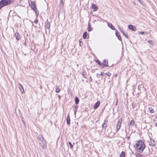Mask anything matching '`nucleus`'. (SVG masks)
<instances>
[{"mask_svg": "<svg viewBox=\"0 0 157 157\" xmlns=\"http://www.w3.org/2000/svg\"><path fill=\"white\" fill-rule=\"evenodd\" d=\"M144 143L141 140H139L135 146L136 150L140 152H142L145 147Z\"/></svg>", "mask_w": 157, "mask_h": 157, "instance_id": "1", "label": "nucleus"}, {"mask_svg": "<svg viewBox=\"0 0 157 157\" xmlns=\"http://www.w3.org/2000/svg\"><path fill=\"white\" fill-rule=\"evenodd\" d=\"M12 0H1L0 1V10L3 7L11 4Z\"/></svg>", "mask_w": 157, "mask_h": 157, "instance_id": "2", "label": "nucleus"}, {"mask_svg": "<svg viewBox=\"0 0 157 157\" xmlns=\"http://www.w3.org/2000/svg\"><path fill=\"white\" fill-rule=\"evenodd\" d=\"M108 26L111 28L113 30H116L115 35L116 36L118 37V31L112 25V24L110 23H107Z\"/></svg>", "mask_w": 157, "mask_h": 157, "instance_id": "3", "label": "nucleus"}, {"mask_svg": "<svg viewBox=\"0 0 157 157\" xmlns=\"http://www.w3.org/2000/svg\"><path fill=\"white\" fill-rule=\"evenodd\" d=\"M149 145L151 146H154L155 145V142L154 140L150 138L148 141Z\"/></svg>", "mask_w": 157, "mask_h": 157, "instance_id": "4", "label": "nucleus"}, {"mask_svg": "<svg viewBox=\"0 0 157 157\" xmlns=\"http://www.w3.org/2000/svg\"><path fill=\"white\" fill-rule=\"evenodd\" d=\"M29 4L30 5L31 8H32V10H37V9L36 7V6H35V3L34 2H31V4Z\"/></svg>", "mask_w": 157, "mask_h": 157, "instance_id": "5", "label": "nucleus"}, {"mask_svg": "<svg viewBox=\"0 0 157 157\" xmlns=\"http://www.w3.org/2000/svg\"><path fill=\"white\" fill-rule=\"evenodd\" d=\"M41 146L43 148H44L46 146V142L45 140L43 139L41 141H40L39 142Z\"/></svg>", "mask_w": 157, "mask_h": 157, "instance_id": "6", "label": "nucleus"}, {"mask_svg": "<svg viewBox=\"0 0 157 157\" xmlns=\"http://www.w3.org/2000/svg\"><path fill=\"white\" fill-rule=\"evenodd\" d=\"M91 7L92 9H93V11H96L98 9V7L95 4H92Z\"/></svg>", "mask_w": 157, "mask_h": 157, "instance_id": "7", "label": "nucleus"}, {"mask_svg": "<svg viewBox=\"0 0 157 157\" xmlns=\"http://www.w3.org/2000/svg\"><path fill=\"white\" fill-rule=\"evenodd\" d=\"M128 28L132 31H135L136 30V29L135 26H133L132 25H129L128 26Z\"/></svg>", "mask_w": 157, "mask_h": 157, "instance_id": "8", "label": "nucleus"}, {"mask_svg": "<svg viewBox=\"0 0 157 157\" xmlns=\"http://www.w3.org/2000/svg\"><path fill=\"white\" fill-rule=\"evenodd\" d=\"M102 63L104 67H107L108 66V60L107 59H105L103 61Z\"/></svg>", "mask_w": 157, "mask_h": 157, "instance_id": "9", "label": "nucleus"}, {"mask_svg": "<svg viewBox=\"0 0 157 157\" xmlns=\"http://www.w3.org/2000/svg\"><path fill=\"white\" fill-rule=\"evenodd\" d=\"M19 88L20 91L22 93L24 92V90L23 87V86L20 83H18Z\"/></svg>", "mask_w": 157, "mask_h": 157, "instance_id": "10", "label": "nucleus"}, {"mask_svg": "<svg viewBox=\"0 0 157 157\" xmlns=\"http://www.w3.org/2000/svg\"><path fill=\"white\" fill-rule=\"evenodd\" d=\"M37 139L39 141L43 140L44 139L43 136L41 135H37Z\"/></svg>", "mask_w": 157, "mask_h": 157, "instance_id": "11", "label": "nucleus"}, {"mask_svg": "<svg viewBox=\"0 0 157 157\" xmlns=\"http://www.w3.org/2000/svg\"><path fill=\"white\" fill-rule=\"evenodd\" d=\"M67 123L68 125H69L70 124V118L69 114H68L67 117Z\"/></svg>", "mask_w": 157, "mask_h": 157, "instance_id": "12", "label": "nucleus"}, {"mask_svg": "<svg viewBox=\"0 0 157 157\" xmlns=\"http://www.w3.org/2000/svg\"><path fill=\"white\" fill-rule=\"evenodd\" d=\"M100 104V102L99 101H98L96 103H95L94 106V109H96L97 108Z\"/></svg>", "mask_w": 157, "mask_h": 157, "instance_id": "13", "label": "nucleus"}, {"mask_svg": "<svg viewBox=\"0 0 157 157\" xmlns=\"http://www.w3.org/2000/svg\"><path fill=\"white\" fill-rule=\"evenodd\" d=\"M93 29L91 27V25L90 23H88V30L89 32L91 31Z\"/></svg>", "mask_w": 157, "mask_h": 157, "instance_id": "14", "label": "nucleus"}, {"mask_svg": "<svg viewBox=\"0 0 157 157\" xmlns=\"http://www.w3.org/2000/svg\"><path fill=\"white\" fill-rule=\"evenodd\" d=\"M15 37L16 39L17 40H19V39L20 38V35L17 32L15 33Z\"/></svg>", "mask_w": 157, "mask_h": 157, "instance_id": "15", "label": "nucleus"}, {"mask_svg": "<svg viewBox=\"0 0 157 157\" xmlns=\"http://www.w3.org/2000/svg\"><path fill=\"white\" fill-rule=\"evenodd\" d=\"M60 89L59 87L57 85L56 86V92L57 93H59L60 92Z\"/></svg>", "mask_w": 157, "mask_h": 157, "instance_id": "16", "label": "nucleus"}, {"mask_svg": "<svg viewBox=\"0 0 157 157\" xmlns=\"http://www.w3.org/2000/svg\"><path fill=\"white\" fill-rule=\"evenodd\" d=\"M75 103L76 104V105L78 104L79 103V99L76 96L75 98Z\"/></svg>", "mask_w": 157, "mask_h": 157, "instance_id": "17", "label": "nucleus"}, {"mask_svg": "<svg viewBox=\"0 0 157 157\" xmlns=\"http://www.w3.org/2000/svg\"><path fill=\"white\" fill-rule=\"evenodd\" d=\"M135 124V121L133 120H132L129 123V125L130 126H133Z\"/></svg>", "mask_w": 157, "mask_h": 157, "instance_id": "18", "label": "nucleus"}, {"mask_svg": "<svg viewBox=\"0 0 157 157\" xmlns=\"http://www.w3.org/2000/svg\"><path fill=\"white\" fill-rule=\"evenodd\" d=\"M78 106L77 105H75V106L74 107V114L75 115L76 114V112L77 111V109L78 108Z\"/></svg>", "mask_w": 157, "mask_h": 157, "instance_id": "19", "label": "nucleus"}, {"mask_svg": "<svg viewBox=\"0 0 157 157\" xmlns=\"http://www.w3.org/2000/svg\"><path fill=\"white\" fill-rule=\"evenodd\" d=\"M120 157H125V154L124 151H122L121 152V153L120 155Z\"/></svg>", "mask_w": 157, "mask_h": 157, "instance_id": "20", "label": "nucleus"}, {"mask_svg": "<svg viewBox=\"0 0 157 157\" xmlns=\"http://www.w3.org/2000/svg\"><path fill=\"white\" fill-rule=\"evenodd\" d=\"M87 32H85L83 34V38L84 39H86L87 36Z\"/></svg>", "mask_w": 157, "mask_h": 157, "instance_id": "21", "label": "nucleus"}, {"mask_svg": "<svg viewBox=\"0 0 157 157\" xmlns=\"http://www.w3.org/2000/svg\"><path fill=\"white\" fill-rule=\"evenodd\" d=\"M148 110L151 113H154V110L152 107H149L148 108Z\"/></svg>", "mask_w": 157, "mask_h": 157, "instance_id": "22", "label": "nucleus"}, {"mask_svg": "<svg viewBox=\"0 0 157 157\" xmlns=\"http://www.w3.org/2000/svg\"><path fill=\"white\" fill-rule=\"evenodd\" d=\"M47 28L48 29H49L50 27V23L49 21H48V20H47Z\"/></svg>", "mask_w": 157, "mask_h": 157, "instance_id": "23", "label": "nucleus"}, {"mask_svg": "<svg viewBox=\"0 0 157 157\" xmlns=\"http://www.w3.org/2000/svg\"><path fill=\"white\" fill-rule=\"evenodd\" d=\"M148 43L149 44L151 45H154V42L151 40H148Z\"/></svg>", "mask_w": 157, "mask_h": 157, "instance_id": "24", "label": "nucleus"}, {"mask_svg": "<svg viewBox=\"0 0 157 157\" xmlns=\"http://www.w3.org/2000/svg\"><path fill=\"white\" fill-rule=\"evenodd\" d=\"M143 87L144 86L143 85L140 84L138 86V90H139L140 91L141 88Z\"/></svg>", "mask_w": 157, "mask_h": 157, "instance_id": "25", "label": "nucleus"}, {"mask_svg": "<svg viewBox=\"0 0 157 157\" xmlns=\"http://www.w3.org/2000/svg\"><path fill=\"white\" fill-rule=\"evenodd\" d=\"M99 66V68H100L101 69L102 68H103L104 67V66L103 65V63H102L101 62L100 64H98Z\"/></svg>", "mask_w": 157, "mask_h": 157, "instance_id": "26", "label": "nucleus"}, {"mask_svg": "<svg viewBox=\"0 0 157 157\" xmlns=\"http://www.w3.org/2000/svg\"><path fill=\"white\" fill-rule=\"evenodd\" d=\"M140 33L143 35H147V32H140Z\"/></svg>", "mask_w": 157, "mask_h": 157, "instance_id": "27", "label": "nucleus"}, {"mask_svg": "<svg viewBox=\"0 0 157 157\" xmlns=\"http://www.w3.org/2000/svg\"><path fill=\"white\" fill-rule=\"evenodd\" d=\"M68 143L70 145V148L71 149H72L73 147V145L70 142L68 141Z\"/></svg>", "mask_w": 157, "mask_h": 157, "instance_id": "28", "label": "nucleus"}, {"mask_svg": "<svg viewBox=\"0 0 157 157\" xmlns=\"http://www.w3.org/2000/svg\"><path fill=\"white\" fill-rule=\"evenodd\" d=\"M107 126V124H104L103 123L102 124V128H105V127Z\"/></svg>", "mask_w": 157, "mask_h": 157, "instance_id": "29", "label": "nucleus"}, {"mask_svg": "<svg viewBox=\"0 0 157 157\" xmlns=\"http://www.w3.org/2000/svg\"><path fill=\"white\" fill-rule=\"evenodd\" d=\"M96 76L98 78H100L101 77V76L100 74H97L96 75Z\"/></svg>", "mask_w": 157, "mask_h": 157, "instance_id": "30", "label": "nucleus"}, {"mask_svg": "<svg viewBox=\"0 0 157 157\" xmlns=\"http://www.w3.org/2000/svg\"><path fill=\"white\" fill-rule=\"evenodd\" d=\"M95 61L96 63H98V64H100V63H101L100 61L98 59L95 60Z\"/></svg>", "mask_w": 157, "mask_h": 157, "instance_id": "31", "label": "nucleus"}, {"mask_svg": "<svg viewBox=\"0 0 157 157\" xmlns=\"http://www.w3.org/2000/svg\"><path fill=\"white\" fill-rule=\"evenodd\" d=\"M105 75H106L109 76L111 75V73L109 72H108L107 73H105Z\"/></svg>", "mask_w": 157, "mask_h": 157, "instance_id": "32", "label": "nucleus"}, {"mask_svg": "<svg viewBox=\"0 0 157 157\" xmlns=\"http://www.w3.org/2000/svg\"><path fill=\"white\" fill-rule=\"evenodd\" d=\"M60 2L63 4L62 6H63L65 2V0H60Z\"/></svg>", "mask_w": 157, "mask_h": 157, "instance_id": "33", "label": "nucleus"}, {"mask_svg": "<svg viewBox=\"0 0 157 157\" xmlns=\"http://www.w3.org/2000/svg\"><path fill=\"white\" fill-rule=\"evenodd\" d=\"M33 10L35 11L36 14L37 13H37H39V12H38V10Z\"/></svg>", "mask_w": 157, "mask_h": 157, "instance_id": "34", "label": "nucleus"}, {"mask_svg": "<svg viewBox=\"0 0 157 157\" xmlns=\"http://www.w3.org/2000/svg\"><path fill=\"white\" fill-rule=\"evenodd\" d=\"M34 22L36 24L38 22V20L36 18V19L35 20Z\"/></svg>", "mask_w": 157, "mask_h": 157, "instance_id": "35", "label": "nucleus"}, {"mask_svg": "<svg viewBox=\"0 0 157 157\" xmlns=\"http://www.w3.org/2000/svg\"><path fill=\"white\" fill-rule=\"evenodd\" d=\"M89 80L90 82H92V79L91 76H90L89 78Z\"/></svg>", "mask_w": 157, "mask_h": 157, "instance_id": "36", "label": "nucleus"}, {"mask_svg": "<svg viewBox=\"0 0 157 157\" xmlns=\"http://www.w3.org/2000/svg\"><path fill=\"white\" fill-rule=\"evenodd\" d=\"M101 76L103 75H105V73L103 72H101L100 74Z\"/></svg>", "mask_w": 157, "mask_h": 157, "instance_id": "37", "label": "nucleus"}, {"mask_svg": "<svg viewBox=\"0 0 157 157\" xmlns=\"http://www.w3.org/2000/svg\"><path fill=\"white\" fill-rule=\"evenodd\" d=\"M82 75L84 77V78H85V73L84 72H83L82 73Z\"/></svg>", "mask_w": 157, "mask_h": 157, "instance_id": "38", "label": "nucleus"}, {"mask_svg": "<svg viewBox=\"0 0 157 157\" xmlns=\"http://www.w3.org/2000/svg\"><path fill=\"white\" fill-rule=\"evenodd\" d=\"M107 120H106V119H105L103 123L106 124V123H107Z\"/></svg>", "mask_w": 157, "mask_h": 157, "instance_id": "39", "label": "nucleus"}, {"mask_svg": "<svg viewBox=\"0 0 157 157\" xmlns=\"http://www.w3.org/2000/svg\"><path fill=\"white\" fill-rule=\"evenodd\" d=\"M122 33H123V34L125 36V37L127 38H128V35H126L123 32H122Z\"/></svg>", "mask_w": 157, "mask_h": 157, "instance_id": "40", "label": "nucleus"}, {"mask_svg": "<svg viewBox=\"0 0 157 157\" xmlns=\"http://www.w3.org/2000/svg\"><path fill=\"white\" fill-rule=\"evenodd\" d=\"M116 128L117 131H118V122H117V124H116Z\"/></svg>", "mask_w": 157, "mask_h": 157, "instance_id": "41", "label": "nucleus"}, {"mask_svg": "<svg viewBox=\"0 0 157 157\" xmlns=\"http://www.w3.org/2000/svg\"><path fill=\"white\" fill-rule=\"evenodd\" d=\"M118 40H121V36H120V35H118Z\"/></svg>", "mask_w": 157, "mask_h": 157, "instance_id": "42", "label": "nucleus"}, {"mask_svg": "<svg viewBox=\"0 0 157 157\" xmlns=\"http://www.w3.org/2000/svg\"><path fill=\"white\" fill-rule=\"evenodd\" d=\"M116 109H117V108L116 107H115L114 108H113V111L114 112V110H116Z\"/></svg>", "mask_w": 157, "mask_h": 157, "instance_id": "43", "label": "nucleus"}, {"mask_svg": "<svg viewBox=\"0 0 157 157\" xmlns=\"http://www.w3.org/2000/svg\"><path fill=\"white\" fill-rule=\"evenodd\" d=\"M121 121H118V124H121Z\"/></svg>", "mask_w": 157, "mask_h": 157, "instance_id": "44", "label": "nucleus"}, {"mask_svg": "<svg viewBox=\"0 0 157 157\" xmlns=\"http://www.w3.org/2000/svg\"><path fill=\"white\" fill-rule=\"evenodd\" d=\"M58 97L59 100L61 98V97L59 95H58Z\"/></svg>", "mask_w": 157, "mask_h": 157, "instance_id": "45", "label": "nucleus"}, {"mask_svg": "<svg viewBox=\"0 0 157 157\" xmlns=\"http://www.w3.org/2000/svg\"><path fill=\"white\" fill-rule=\"evenodd\" d=\"M118 103V99H117V101H116V105L117 106V103Z\"/></svg>", "mask_w": 157, "mask_h": 157, "instance_id": "46", "label": "nucleus"}, {"mask_svg": "<svg viewBox=\"0 0 157 157\" xmlns=\"http://www.w3.org/2000/svg\"><path fill=\"white\" fill-rule=\"evenodd\" d=\"M79 45H80V46H81L82 45H81V42L80 41V40H79Z\"/></svg>", "mask_w": 157, "mask_h": 157, "instance_id": "47", "label": "nucleus"}, {"mask_svg": "<svg viewBox=\"0 0 157 157\" xmlns=\"http://www.w3.org/2000/svg\"><path fill=\"white\" fill-rule=\"evenodd\" d=\"M36 14V17H37L39 16V13H37H37Z\"/></svg>", "mask_w": 157, "mask_h": 157, "instance_id": "48", "label": "nucleus"}, {"mask_svg": "<svg viewBox=\"0 0 157 157\" xmlns=\"http://www.w3.org/2000/svg\"><path fill=\"white\" fill-rule=\"evenodd\" d=\"M114 76L115 77H117V74H116L115 75H114Z\"/></svg>", "mask_w": 157, "mask_h": 157, "instance_id": "49", "label": "nucleus"}, {"mask_svg": "<svg viewBox=\"0 0 157 157\" xmlns=\"http://www.w3.org/2000/svg\"><path fill=\"white\" fill-rule=\"evenodd\" d=\"M138 1L140 2V3H141V1L140 0H138Z\"/></svg>", "mask_w": 157, "mask_h": 157, "instance_id": "50", "label": "nucleus"}, {"mask_svg": "<svg viewBox=\"0 0 157 157\" xmlns=\"http://www.w3.org/2000/svg\"><path fill=\"white\" fill-rule=\"evenodd\" d=\"M155 125L156 127H157V122L155 124Z\"/></svg>", "mask_w": 157, "mask_h": 157, "instance_id": "51", "label": "nucleus"}, {"mask_svg": "<svg viewBox=\"0 0 157 157\" xmlns=\"http://www.w3.org/2000/svg\"><path fill=\"white\" fill-rule=\"evenodd\" d=\"M23 123H24V124H25V122L24 121H23Z\"/></svg>", "mask_w": 157, "mask_h": 157, "instance_id": "52", "label": "nucleus"}, {"mask_svg": "<svg viewBox=\"0 0 157 157\" xmlns=\"http://www.w3.org/2000/svg\"><path fill=\"white\" fill-rule=\"evenodd\" d=\"M155 118L157 119V116H156Z\"/></svg>", "mask_w": 157, "mask_h": 157, "instance_id": "53", "label": "nucleus"}, {"mask_svg": "<svg viewBox=\"0 0 157 157\" xmlns=\"http://www.w3.org/2000/svg\"><path fill=\"white\" fill-rule=\"evenodd\" d=\"M120 127H119V128H120ZM119 128H118V130H119Z\"/></svg>", "mask_w": 157, "mask_h": 157, "instance_id": "54", "label": "nucleus"}, {"mask_svg": "<svg viewBox=\"0 0 157 157\" xmlns=\"http://www.w3.org/2000/svg\"><path fill=\"white\" fill-rule=\"evenodd\" d=\"M64 157H67L66 155Z\"/></svg>", "mask_w": 157, "mask_h": 157, "instance_id": "55", "label": "nucleus"}]
</instances>
